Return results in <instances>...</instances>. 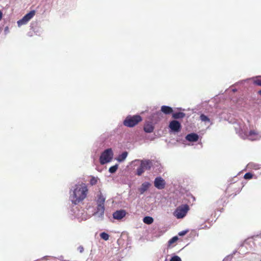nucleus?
Returning <instances> with one entry per match:
<instances>
[{"mask_svg":"<svg viewBox=\"0 0 261 261\" xmlns=\"http://www.w3.org/2000/svg\"><path fill=\"white\" fill-rule=\"evenodd\" d=\"M2 17H3V13H2V11L0 10V20L2 19Z\"/></svg>","mask_w":261,"mask_h":261,"instance_id":"31","label":"nucleus"},{"mask_svg":"<svg viewBox=\"0 0 261 261\" xmlns=\"http://www.w3.org/2000/svg\"><path fill=\"white\" fill-rule=\"evenodd\" d=\"M161 111L165 114H170L172 113L173 110L170 107L163 106L161 107Z\"/></svg>","mask_w":261,"mask_h":261,"instance_id":"14","label":"nucleus"},{"mask_svg":"<svg viewBox=\"0 0 261 261\" xmlns=\"http://www.w3.org/2000/svg\"><path fill=\"white\" fill-rule=\"evenodd\" d=\"M260 261H261V260Z\"/></svg>","mask_w":261,"mask_h":261,"instance_id":"33","label":"nucleus"},{"mask_svg":"<svg viewBox=\"0 0 261 261\" xmlns=\"http://www.w3.org/2000/svg\"><path fill=\"white\" fill-rule=\"evenodd\" d=\"M127 154L128 153L126 151L122 152L118 156L117 160L119 162L124 161L125 160L126 158L127 157Z\"/></svg>","mask_w":261,"mask_h":261,"instance_id":"16","label":"nucleus"},{"mask_svg":"<svg viewBox=\"0 0 261 261\" xmlns=\"http://www.w3.org/2000/svg\"><path fill=\"white\" fill-rule=\"evenodd\" d=\"M153 164L151 161L149 160H143L141 161L140 166L137 169L136 174L138 176L141 175L145 170H149Z\"/></svg>","mask_w":261,"mask_h":261,"instance_id":"3","label":"nucleus"},{"mask_svg":"<svg viewBox=\"0 0 261 261\" xmlns=\"http://www.w3.org/2000/svg\"><path fill=\"white\" fill-rule=\"evenodd\" d=\"M105 198L103 196V195L100 193L98 196V198L97 200V205H105Z\"/></svg>","mask_w":261,"mask_h":261,"instance_id":"17","label":"nucleus"},{"mask_svg":"<svg viewBox=\"0 0 261 261\" xmlns=\"http://www.w3.org/2000/svg\"><path fill=\"white\" fill-rule=\"evenodd\" d=\"M253 83L256 85L261 86V80L260 79H257L254 81Z\"/></svg>","mask_w":261,"mask_h":261,"instance_id":"27","label":"nucleus"},{"mask_svg":"<svg viewBox=\"0 0 261 261\" xmlns=\"http://www.w3.org/2000/svg\"><path fill=\"white\" fill-rule=\"evenodd\" d=\"M97 182V179L94 177H92L90 181V184L92 185H95Z\"/></svg>","mask_w":261,"mask_h":261,"instance_id":"24","label":"nucleus"},{"mask_svg":"<svg viewBox=\"0 0 261 261\" xmlns=\"http://www.w3.org/2000/svg\"><path fill=\"white\" fill-rule=\"evenodd\" d=\"M105 205H97L96 213L100 216H102L105 212Z\"/></svg>","mask_w":261,"mask_h":261,"instance_id":"15","label":"nucleus"},{"mask_svg":"<svg viewBox=\"0 0 261 261\" xmlns=\"http://www.w3.org/2000/svg\"><path fill=\"white\" fill-rule=\"evenodd\" d=\"M143 221L144 223L146 224H151L153 222V219L151 217L146 216L143 218Z\"/></svg>","mask_w":261,"mask_h":261,"instance_id":"19","label":"nucleus"},{"mask_svg":"<svg viewBox=\"0 0 261 261\" xmlns=\"http://www.w3.org/2000/svg\"><path fill=\"white\" fill-rule=\"evenodd\" d=\"M252 177L253 175L250 172L246 173L244 176V178L246 179H250L252 178Z\"/></svg>","mask_w":261,"mask_h":261,"instance_id":"23","label":"nucleus"},{"mask_svg":"<svg viewBox=\"0 0 261 261\" xmlns=\"http://www.w3.org/2000/svg\"><path fill=\"white\" fill-rule=\"evenodd\" d=\"M188 230H183L178 233L179 236H184L188 232Z\"/></svg>","mask_w":261,"mask_h":261,"instance_id":"29","label":"nucleus"},{"mask_svg":"<svg viewBox=\"0 0 261 261\" xmlns=\"http://www.w3.org/2000/svg\"><path fill=\"white\" fill-rule=\"evenodd\" d=\"M240 185L237 183H231L229 185L226 189V193L228 194L231 193L230 195H236L241 191Z\"/></svg>","mask_w":261,"mask_h":261,"instance_id":"6","label":"nucleus"},{"mask_svg":"<svg viewBox=\"0 0 261 261\" xmlns=\"http://www.w3.org/2000/svg\"><path fill=\"white\" fill-rule=\"evenodd\" d=\"M185 115V114L183 112H177L172 114V117L174 119H180L184 118Z\"/></svg>","mask_w":261,"mask_h":261,"instance_id":"18","label":"nucleus"},{"mask_svg":"<svg viewBox=\"0 0 261 261\" xmlns=\"http://www.w3.org/2000/svg\"><path fill=\"white\" fill-rule=\"evenodd\" d=\"M258 93L261 95V90L258 91Z\"/></svg>","mask_w":261,"mask_h":261,"instance_id":"32","label":"nucleus"},{"mask_svg":"<svg viewBox=\"0 0 261 261\" xmlns=\"http://www.w3.org/2000/svg\"><path fill=\"white\" fill-rule=\"evenodd\" d=\"M200 119L203 122H210V118L207 116H206V115H205L204 114H203L200 115Z\"/></svg>","mask_w":261,"mask_h":261,"instance_id":"20","label":"nucleus"},{"mask_svg":"<svg viewBox=\"0 0 261 261\" xmlns=\"http://www.w3.org/2000/svg\"><path fill=\"white\" fill-rule=\"evenodd\" d=\"M150 184L148 182H145L142 184L141 187L139 189V191L141 194H143L146 191L150 186Z\"/></svg>","mask_w":261,"mask_h":261,"instance_id":"12","label":"nucleus"},{"mask_svg":"<svg viewBox=\"0 0 261 261\" xmlns=\"http://www.w3.org/2000/svg\"><path fill=\"white\" fill-rule=\"evenodd\" d=\"M79 249L80 250V252H82L83 251V250H84V248L82 246H80L79 248Z\"/></svg>","mask_w":261,"mask_h":261,"instance_id":"30","label":"nucleus"},{"mask_svg":"<svg viewBox=\"0 0 261 261\" xmlns=\"http://www.w3.org/2000/svg\"><path fill=\"white\" fill-rule=\"evenodd\" d=\"M170 261H181V259L179 256L175 255L172 257Z\"/></svg>","mask_w":261,"mask_h":261,"instance_id":"26","label":"nucleus"},{"mask_svg":"<svg viewBox=\"0 0 261 261\" xmlns=\"http://www.w3.org/2000/svg\"><path fill=\"white\" fill-rule=\"evenodd\" d=\"M117 169H118V165H115L114 166L111 167L109 169V171L111 173H114L116 171Z\"/></svg>","mask_w":261,"mask_h":261,"instance_id":"22","label":"nucleus"},{"mask_svg":"<svg viewBox=\"0 0 261 261\" xmlns=\"http://www.w3.org/2000/svg\"><path fill=\"white\" fill-rule=\"evenodd\" d=\"M166 182L165 180L161 177H157L154 181V186L159 190L163 189L165 187Z\"/></svg>","mask_w":261,"mask_h":261,"instance_id":"8","label":"nucleus"},{"mask_svg":"<svg viewBox=\"0 0 261 261\" xmlns=\"http://www.w3.org/2000/svg\"><path fill=\"white\" fill-rule=\"evenodd\" d=\"M113 156V153L111 148L105 150L101 154L99 161L101 165H104L111 161Z\"/></svg>","mask_w":261,"mask_h":261,"instance_id":"5","label":"nucleus"},{"mask_svg":"<svg viewBox=\"0 0 261 261\" xmlns=\"http://www.w3.org/2000/svg\"><path fill=\"white\" fill-rule=\"evenodd\" d=\"M142 121V117L139 115H128L123 121V125L128 127H133Z\"/></svg>","mask_w":261,"mask_h":261,"instance_id":"2","label":"nucleus"},{"mask_svg":"<svg viewBox=\"0 0 261 261\" xmlns=\"http://www.w3.org/2000/svg\"><path fill=\"white\" fill-rule=\"evenodd\" d=\"M126 214L125 210H121L115 212L113 214V216L115 219L120 220L125 216Z\"/></svg>","mask_w":261,"mask_h":261,"instance_id":"10","label":"nucleus"},{"mask_svg":"<svg viewBox=\"0 0 261 261\" xmlns=\"http://www.w3.org/2000/svg\"><path fill=\"white\" fill-rule=\"evenodd\" d=\"M35 15L34 10L30 11L29 13L25 15L21 19L17 21V24L19 27L25 24L28 23Z\"/></svg>","mask_w":261,"mask_h":261,"instance_id":"7","label":"nucleus"},{"mask_svg":"<svg viewBox=\"0 0 261 261\" xmlns=\"http://www.w3.org/2000/svg\"><path fill=\"white\" fill-rule=\"evenodd\" d=\"M100 236L102 239H103L105 241H107L109 239V235L105 232L101 233L100 234Z\"/></svg>","mask_w":261,"mask_h":261,"instance_id":"21","label":"nucleus"},{"mask_svg":"<svg viewBox=\"0 0 261 261\" xmlns=\"http://www.w3.org/2000/svg\"><path fill=\"white\" fill-rule=\"evenodd\" d=\"M257 135V133L254 130H251L249 132V134L248 135V137H251L252 136H255V135Z\"/></svg>","mask_w":261,"mask_h":261,"instance_id":"28","label":"nucleus"},{"mask_svg":"<svg viewBox=\"0 0 261 261\" xmlns=\"http://www.w3.org/2000/svg\"><path fill=\"white\" fill-rule=\"evenodd\" d=\"M189 210L190 207L188 204H182L175 209L173 215L177 219H182L186 216Z\"/></svg>","mask_w":261,"mask_h":261,"instance_id":"4","label":"nucleus"},{"mask_svg":"<svg viewBox=\"0 0 261 261\" xmlns=\"http://www.w3.org/2000/svg\"><path fill=\"white\" fill-rule=\"evenodd\" d=\"M169 127L171 130L174 132H178L180 130L181 124L177 120H172L170 122Z\"/></svg>","mask_w":261,"mask_h":261,"instance_id":"9","label":"nucleus"},{"mask_svg":"<svg viewBox=\"0 0 261 261\" xmlns=\"http://www.w3.org/2000/svg\"><path fill=\"white\" fill-rule=\"evenodd\" d=\"M88 193V189L85 184L75 185L70 196L72 203L75 205L79 204L86 198Z\"/></svg>","mask_w":261,"mask_h":261,"instance_id":"1","label":"nucleus"},{"mask_svg":"<svg viewBox=\"0 0 261 261\" xmlns=\"http://www.w3.org/2000/svg\"><path fill=\"white\" fill-rule=\"evenodd\" d=\"M198 138V135L195 133L189 134L186 137V139L190 142H196Z\"/></svg>","mask_w":261,"mask_h":261,"instance_id":"11","label":"nucleus"},{"mask_svg":"<svg viewBox=\"0 0 261 261\" xmlns=\"http://www.w3.org/2000/svg\"><path fill=\"white\" fill-rule=\"evenodd\" d=\"M144 130L146 133H152L154 130V126L151 123H147L144 125Z\"/></svg>","mask_w":261,"mask_h":261,"instance_id":"13","label":"nucleus"},{"mask_svg":"<svg viewBox=\"0 0 261 261\" xmlns=\"http://www.w3.org/2000/svg\"><path fill=\"white\" fill-rule=\"evenodd\" d=\"M178 237L177 236H175L173 237L171 239H170L169 241V243L170 244H172L178 240Z\"/></svg>","mask_w":261,"mask_h":261,"instance_id":"25","label":"nucleus"}]
</instances>
